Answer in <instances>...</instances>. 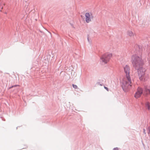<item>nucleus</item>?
Returning <instances> with one entry per match:
<instances>
[{
    "label": "nucleus",
    "instance_id": "f257e3e1",
    "mask_svg": "<svg viewBox=\"0 0 150 150\" xmlns=\"http://www.w3.org/2000/svg\"><path fill=\"white\" fill-rule=\"evenodd\" d=\"M132 62L133 67L138 70V73L139 79L142 80L144 78L146 70L142 67L143 61L141 57L135 54L132 57Z\"/></svg>",
    "mask_w": 150,
    "mask_h": 150
},
{
    "label": "nucleus",
    "instance_id": "f03ea898",
    "mask_svg": "<svg viewBox=\"0 0 150 150\" xmlns=\"http://www.w3.org/2000/svg\"><path fill=\"white\" fill-rule=\"evenodd\" d=\"M125 77L121 82L122 89L125 92H127L130 88L132 85L131 79L130 76V68L126 65L124 67Z\"/></svg>",
    "mask_w": 150,
    "mask_h": 150
},
{
    "label": "nucleus",
    "instance_id": "7ed1b4c3",
    "mask_svg": "<svg viewBox=\"0 0 150 150\" xmlns=\"http://www.w3.org/2000/svg\"><path fill=\"white\" fill-rule=\"evenodd\" d=\"M112 56V54L111 53H107L103 54L100 57V63L102 65L107 63Z\"/></svg>",
    "mask_w": 150,
    "mask_h": 150
},
{
    "label": "nucleus",
    "instance_id": "20e7f679",
    "mask_svg": "<svg viewBox=\"0 0 150 150\" xmlns=\"http://www.w3.org/2000/svg\"><path fill=\"white\" fill-rule=\"evenodd\" d=\"M85 21L87 23H89L94 18V16L91 13H86L85 14Z\"/></svg>",
    "mask_w": 150,
    "mask_h": 150
},
{
    "label": "nucleus",
    "instance_id": "39448f33",
    "mask_svg": "<svg viewBox=\"0 0 150 150\" xmlns=\"http://www.w3.org/2000/svg\"><path fill=\"white\" fill-rule=\"evenodd\" d=\"M143 93V90L142 88L138 87L137 89V91L136 92L134 95V97L137 98L140 97L142 94Z\"/></svg>",
    "mask_w": 150,
    "mask_h": 150
},
{
    "label": "nucleus",
    "instance_id": "423d86ee",
    "mask_svg": "<svg viewBox=\"0 0 150 150\" xmlns=\"http://www.w3.org/2000/svg\"><path fill=\"white\" fill-rule=\"evenodd\" d=\"M144 93L146 95L150 94V86H145L144 88Z\"/></svg>",
    "mask_w": 150,
    "mask_h": 150
},
{
    "label": "nucleus",
    "instance_id": "0eeeda50",
    "mask_svg": "<svg viewBox=\"0 0 150 150\" xmlns=\"http://www.w3.org/2000/svg\"><path fill=\"white\" fill-rule=\"evenodd\" d=\"M145 106L150 113V103L148 102H146L145 103Z\"/></svg>",
    "mask_w": 150,
    "mask_h": 150
},
{
    "label": "nucleus",
    "instance_id": "6e6552de",
    "mask_svg": "<svg viewBox=\"0 0 150 150\" xmlns=\"http://www.w3.org/2000/svg\"><path fill=\"white\" fill-rule=\"evenodd\" d=\"M127 35L130 37L133 36L134 34L131 31H128L127 32Z\"/></svg>",
    "mask_w": 150,
    "mask_h": 150
},
{
    "label": "nucleus",
    "instance_id": "1a4fd4ad",
    "mask_svg": "<svg viewBox=\"0 0 150 150\" xmlns=\"http://www.w3.org/2000/svg\"><path fill=\"white\" fill-rule=\"evenodd\" d=\"M148 57L147 59L149 60V61H150V50H149L148 51Z\"/></svg>",
    "mask_w": 150,
    "mask_h": 150
},
{
    "label": "nucleus",
    "instance_id": "9d476101",
    "mask_svg": "<svg viewBox=\"0 0 150 150\" xmlns=\"http://www.w3.org/2000/svg\"><path fill=\"white\" fill-rule=\"evenodd\" d=\"M148 133L149 134V136H150V126L148 128Z\"/></svg>",
    "mask_w": 150,
    "mask_h": 150
},
{
    "label": "nucleus",
    "instance_id": "9b49d317",
    "mask_svg": "<svg viewBox=\"0 0 150 150\" xmlns=\"http://www.w3.org/2000/svg\"><path fill=\"white\" fill-rule=\"evenodd\" d=\"M72 86L75 89H76L78 87L76 85H74V84H72Z\"/></svg>",
    "mask_w": 150,
    "mask_h": 150
},
{
    "label": "nucleus",
    "instance_id": "f8f14e48",
    "mask_svg": "<svg viewBox=\"0 0 150 150\" xmlns=\"http://www.w3.org/2000/svg\"><path fill=\"white\" fill-rule=\"evenodd\" d=\"M143 132L144 133V134H146V130L145 129H143Z\"/></svg>",
    "mask_w": 150,
    "mask_h": 150
},
{
    "label": "nucleus",
    "instance_id": "ddd939ff",
    "mask_svg": "<svg viewBox=\"0 0 150 150\" xmlns=\"http://www.w3.org/2000/svg\"><path fill=\"white\" fill-rule=\"evenodd\" d=\"M113 150H118V149L117 147L113 149Z\"/></svg>",
    "mask_w": 150,
    "mask_h": 150
},
{
    "label": "nucleus",
    "instance_id": "4468645a",
    "mask_svg": "<svg viewBox=\"0 0 150 150\" xmlns=\"http://www.w3.org/2000/svg\"><path fill=\"white\" fill-rule=\"evenodd\" d=\"M104 88L107 91H108V89L107 87L105 86Z\"/></svg>",
    "mask_w": 150,
    "mask_h": 150
},
{
    "label": "nucleus",
    "instance_id": "2eb2a0df",
    "mask_svg": "<svg viewBox=\"0 0 150 150\" xmlns=\"http://www.w3.org/2000/svg\"><path fill=\"white\" fill-rule=\"evenodd\" d=\"M87 40H88V42H89V37H88L87 38Z\"/></svg>",
    "mask_w": 150,
    "mask_h": 150
},
{
    "label": "nucleus",
    "instance_id": "dca6fc26",
    "mask_svg": "<svg viewBox=\"0 0 150 150\" xmlns=\"http://www.w3.org/2000/svg\"><path fill=\"white\" fill-rule=\"evenodd\" d=\"M98 84H99V85H100V86H102V84H100V83H98Z\"/></svg>",
    "mask_w": 150,
    "mask_h": 150
},
{
    "label": "nucleus",
    "instance_id": "f3484780",
    "mask_svg": "<svg viewBox=\"0 0 150 150\" xmlns=\"http://www.w3.org/2000/svg\"><path fill=\"white\" fill-rule=\"evenodd\" d=\"M18 86V85H15L14 86H13L14 87H15V86ZM13 87V86H12V87Z\"/></svg>",
    "mask_w": 150,
    "mask_h": 150
}]
</instances>
